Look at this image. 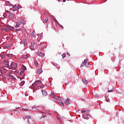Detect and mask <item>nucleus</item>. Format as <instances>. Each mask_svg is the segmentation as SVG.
Returning a JSON list of instances; mask_svg holds the SVG:
<instances>
[{"instance_id":"nucleus-1","label":"nucleus","mask_w":124,"mask_h":124,"mask_svg":"<svg viewBox=\"0 0 124 124\" xmlns=\"http://www.w3.org/2000/svg\"><path fill=\"white\" fill-rule=\"evenodd\" d=\"M3 31H14V30H15V28H14V27H12L9 25H6L3 27Z\"/></svg>"},{"instance_id":"nucleus-2","label":"nucleus","mask_w":124,"mask_h":124,"mask_svg":"<svg viewBox=\"0 0 124 124\" xmlns=\"http://www.w3.org/2000/svg\"><path fill=\"white\" fill-rule=\"evenodd\" d=\"M88 62H89V59L88 58H86L85 60H84V62H82L80 65V67H83V66H85L86 64H87Z\"/></svg>"},{"instance_id":"nucleus-3","label":"nucleus","mask_w":124,"mask_h":124,"mask_svg":"<svg viewBox=\"0 0 124 124\" xmlns=\"http://www.w3.org/2000/svg\"><path fill=\"white\" fill-rule=\"evenodd\" d=\"M17 67V63H11V68L13 69H16Z\"/></svg>"},{"instance_id":"nucleus-4","label":"nucleus","mask_w":124,"mask_h":124,"mask_svg":"<svg viewBox=\"0 0 124 124\" xmlns=\"http://www.w3.org/2000/svg\"><path fill=\"white\" fill-rule=\"evenodd\" d=\"M38 56H39V57H41V58H43V57H44V56H45V54L44 53H42V52H40V51H38L37 53Z\"/></svg>"},{"instance_id":"nucleus-5","label":"nucleus","mask_w":124,"mask_h":124,"mask_svg":"<svg viewBox=\"0 0 124 124\" xmlns=\"http://www.w3.org/2000/svg\"><path fill=\"white\" fill-rule=\"evenodd\" d=\"M14 18V15L11 13L9 14V18L13 19Z\"/></svg>"},{"instance_id":"nucleus-6","label":"nucleus","mask_w":124,"mask_h":124,"mask_svg":"<svg viewBox=\"0 0 124 124\" xmlns=\"http://www.w3.org/2000/svg\"><path fill=\"white\" fill-rule=\"evenodd\" d=\"M64 103L66 105H69L70 104V102L69 101V99L67 98L66 100L64 101Z\"/></svg>"},{"instance_id":"nucleus-7","label":"nucleus","mask_w":124,"mask_h":124,"mask_svg":"<svg viewBox=\"0 0 124 124\" xmlns=\"http://www.w3.org/2000/svg\"><path fill=\"white\" fill-rule=\"evenodd\" d=\"M21 43H23L24 46H27V40H26V39H23Z\"/></svg>"},{"instance_id":"nucleus-8","label":"nucleus","mask_w":124,"mask_h":124,"mask_svg":"<svg viewBox=\"0 0 124 124\" xmlns=\"http://www.w3.org/2000/svg\"><path fill=\"white\" fill-rule=\"evenodd\" d=\"M42 93L43 95H44L45 96L47 95V94H48V93H47V92H46L44 90H42Z\"/></svg>"},{"instance_id":"nucleus-9","label":"nucleus","mask_w":124,"mask_h":124,"mask_svg":"<svg viewBox=\"0 0 124 124\" xmlns=\"http://www.w3.org/2000/svg\"><path fill=\"white\" fill-rule=\"evenodd\" d=\"M26 69H27V68H26V67H25L24 68H23L22 71H20V75H22V74H23V73H24V72H25Z\"/></svg>"},{"instance_id":"nucleus-10","label":"nucleus","mask_w":124,"mask_h":124,"mask_svg":"<svg viewBox=\"0 0 124 124\" xmlns=\"http://www.w3.org/2000/svg\"><path fill=\"white\" fill-rule=\"evenodd\" d=\"M30 48L31 49V50H33L34 49V44L33 43H32L31 44Z\"/></svg>"},{"instance_id":"nucleus-11","label":"nucleus","mask_w":124,"mask_h":124,"mask_svg":"<svg viewBox=\"0 0 124 124\" xmlns=\"http://www.w3.org/2000/svg\"><path fill=\"white\" fill-rule=\"evenodd\" d=\"M37 84H41V81L37 80L33 83V85H37Z\"/></svg>"},{"instance_id":"nucleus-12","label":"nucleus","mask_w":124,"mask_h":124,"mask_svg":"<svg viewBox=\"0 0 124 124\" xmlns=\"http://www.w3.org/2000/svg\"><path fill=\"white\" fill-rule=\"evenodd\" d=\"M20 25H21V23L20 22H17L16 25V28H19Z\"/></svg>"},{"instance_id":"nucleus-13","label":"nucleus","mask_w":124,"mask_h":124,"mask_svg":"<svg viewBox=\"0 0 124 124\" xmlns=\"http://www.w3.org/2000/svg\"><path fill=\"white\" fill-rule=\"evenodd\" d=\"M28 58H29V56H28V55H23L22 56V59H24L25 60L28 59Z\"/></svg>"},{"instance_id":"nucleus-14","label":"nucleus","mask_w":124,"mask_h":124,"mask_svg":"<svg viewBox=\"0 0 124 124\" xmlns=\"http://www.w3.org/2000/svg\"><path fill=\"white\" fill-rule=\"evenodd\" d=\"M5 65H6L9 68V69H11V66L9 64V63H6Z\"/></svg>"},{"instance_id":"nucleus-15","label":"nucleus","mask_w":124,"mask_h":124,"mask_svg":"<svg viewBox=\"0 0 124 124\" xmlns=\"http://www.w3.org/2000/svg\"><path fill=\"white\" fill-rule=\"evenodd\" d=\"M82 82L85 85H87V84H88V81L86 79H83Z\"/></svg>"},{"instance_id":"nucleus-16","label":"nucleus","mask_w":124,"mask_h":124,"mask_svg":"<svg viewBox=\"0 0 124 124\" xmlns=\"http://www.w3.org/2000/svg\"><path fill=\"white\" fill-rule=\"evenodd\" d=\"M37 71L39 74H41L42 73V70L41 69H39Z\"/></svg>"},{"instance_id":"nucleus-17","label":"nucleus","mask_w":124,"mask_h":124,"mask_svg":"<svg viewBox=\"0 0 124 124\" xmlns=\"http://www.w3.org/2000/svg\"><path fill=\"white\" fill-rule=\"evenodd\" d=\"M20 23H21V24H22V25H25V22H24L23 19H20Z\"/></svg>"},{"instance_id":"nucleus-18","label":"nucleus","mask_w":124,"mask_h":124,"mask_svg":"<svg viewBox=\"0 0 124 124\" xmlns=\"http://www.w3.org/2000/svg\"><path fill=\"white\" fill-rule=\"evenodd\" d=\"M34 33H35V31H33L32 33L31 34V37H34Z\"/></svg>"},{"instance_id":"nucleus-19","label":"nucleus","mask_w":124,"mask_h":124,"mask_svg":"<svg viewBox=\"0 0 124 124\" xmlns=\"http://www.w3.org/2000/svg\"><path fill=\"white\" fill-rule=\"evenodd\" d=\"M50 95L51 96H52L53 98H56L55 97V93H51Z\"/></svg>"},{"instance_id":"nucleus-20","label":"nucleus","mask_w":124,"mask_h":124,"mask_svg":"<svg viewBox=\"0 0 124 124\" xmlns=\"http://www.w3.org/2000/svg\"><path fill=\"white\" fill-rule=\"evenodd\" d=\"M7 57H8V58H11V57H12L13 56V54H9L7 55Z\"/></svg>"},{"instance_id":"nucleus-21","label":"nucleus","mask_w":124,"mask_h":124,"mask_svg":"<svg viewBox=\"0 0 124 124\" xmlns=\"http://www.w3.org/2000/svg\"><path fill=\"white\" fill-rule=\"evenodd\" d=\"M62 59H64V58H65V57H66V54L65 53H63L62 55Z\"/></svg>"},{"instance_id":"nucleus-22","label":"nucleus","mask_w":124,"mask_h":124,"mask_svg":"<svg viewBox=\"0 0 124 124\" xmlns=\"http://www.w3.org/2000/svg\"><path fill=\"white\" fill-rule=\"evenodd\" d=\"M8 76H10L11 79H15V77L13 76H11L10 75H8Z\"/></svg>"},{"instance_id":"nucleus-23","label":"nucleus","mask_w":124,"mask_h":124,"mask_svg":"<svg viewBox=\"0 0 124 124\" xmlns=\"http://www.w3.org/2000/svg\"><path fill=\"white\" fill-rule=\"evenodd\" d=\"M34 64H35V66H38V62H37V61H36V60L34 61Z\"/></svg>"},{"instance_id":"nucleus-24","label":"nucleus","mask_w":124,"mask_h":124,"mask_svg":"<svg viewBox=\"0 0 124 124\" xmlns=\"http://www.w3.org/2000/svg\"><path fill=\"white\" fill-rule=\"evenodd\" d=\"M17 9H19V8H22V6L20 5H18L16 7Z\"/></svg>"},{"instance_id":"nucleus-25","label":"nucleus","mask_w":124,"mask_h":124,"mask_svg":"<svg viewBox=\"0 0 124 124\" xmlns=\"http://www.w3.org/2000/svg\"><path fill=\"white\" fill-rule=\"evenodd\" d=\"M24 84H25V81H21V83H20L21 86H23V85H24Z\"/></svg>"},{"instance_id":"nucleus-26","label":"nucleus","mask_w":124,"mask_h":124,"mask_svg":"<svg viewBox=\"0 0 124 124\" xmlns=\"http://www.w3.org/2000/svg\"><path fill=\"white\" fill-rule=\"evenodd\" d=\"M94 97H96L97 98L99 97V95L97 94H95L94 95Z\"/></svg>"},{"instance_id":"nucleus-27","label":"nucleus","mask_w":124,"mask_h":124,"mask_svg":"<svg viewBox=\"0 0 124 124\" xmlns=\"http://www.w3.org/2000/svg\"><path fill=\"white\" fill-rule=\"evenodd\" d=\"M113 91H114V88L112 89L111 90H108V93H112V92H113Z\"/></svg>"},{"instance_id":"nucleus-28","label":"nucleus","mask_w":124,"mask_h":124,"mask_svg":"<svg viewBox=\"0 0 124 124\" xmlns=\"http://www.w3.org/2000/svg\"><path fill=\"white\" fill-rule=\"evenodd\" d=\"M17 8H13V11L14 12V11H17Z\"/></svg>"},{"instance_id":"nucleus-29","label":"nucleus","mask_w":124,"mask_h":124,"mask_svg":"<svg viewBox=\"0 0 124 124\" xmlns=\"http://www.w3.org/2000/svg\"><path fill=\"white\" fill-rule=\"evenodd\" d=\"M45 23H47L48 18L46 17V18H45Z\"/></svg>"},{"instance_id":"nucleus-30","label":"nucleus","mask_w":124,"mask_h":124,"mask_svg":"<svg viewBox=\"0 0 124 124\" xmlns=\"http://www.w3.org/2000/svg\"><path fill=\"white\" fill-rule=\"evenodd\" d=\"M30 89H34V87H33V84H32L31 86L30 87Z\"/></svg>"},{"instance_id":"nucleus-31","label":"nucleus","mask_w":124,"mask_h":124,"mask_svg":"<svg viewBox=\"0 0 124 124\" xmlns=\"http://www.w3.org/2000/svg\"><path fill=\"white\" fill-rule=\"evenodd\" d=\"M59 103L62 106H63V103H62V102H59Z\"/></svg>"},{"instance_id":"nucleus-32","label":"nucleus","mask_w":124,"mask_h":124,"mask_svg":"<svg viewBox=\"0 0 124 124\" xmlns=\"http://www.w3.org/2000/svg\"><path fill=\"white\" fill-rule=\"evenodd\" d=\"M22 110L23 111H25V112H26V111H29V109L26 108H23Z\"/></svg>"},{"instance_id":"nucleus-33","label":"nucleus","mask_w":124,"mask_h":124,"mask_svg":"<svg viewBox=\"0 0 124 124\" xmlns=\"http://www.w3.org/2000/svg\"><path fill=\"white\" fill-rule=\"evenodd\" d=\"M83 117L84 119H87L88 118V116H87L86 115H83Z\"/></svg>"},{"instance_id":"nucleus-34","label":"nucleus","mask_w":124,"mask_h":124,"mask_svg":"<svg viewBox=\"0 0 124 124\" xmlns=\"http://www.w3.org/2000/svg\"><path fill=\"white\" fill-rule=\"evenodd\" d=\"M13 8H17V5H14L13 6Z\"/></svg>"},{"instance_id":"nucleus-35","label":"nucleus","mask_w":124,"mask_h":124,"mask_svg":"<svg viewBox=\"0 0 124 124\" xmlns=\"http://www.w3.org/2000/svg\"><path fill=\"white\" fill-rule=\"evenodd\" d=\"M21 31V29H16V31Z\"/></svg>"},{"instance_id":"nucleus-36","label":"nucleus","mask_w":124,"mask_h":124,"mask_svg":"<svg viewBox=\"0 0 124 124\" xmlns=\"http://www.w3.org/2000/svg\"><path fill=\"white\" fill-rule=\"evenodd\" d=\"M25 118H26V119H31V116H26Z\"/></svg>"},{"instance_id":"nucleus-37","label":"nucleus","mask_w":124,"mask_h":124,"mask_svg":"<svg viewBox=\"0 0 124 124\" xmlns=\"http://www.w3.org/2000/svg\"><path fill=\"white\" fill-rule=\"evenodd\" d=\"M0 71L1 73H5V72L3 71V70H1Z\"/></svg>"},{"instance_id":"nucleus-38","label":"nucleus","mask_w":124,"mask_h":124,"mask_svg":"<svg viewBox=\"0 0 124 124\" xmlns=\"http://www.w3.org/2000/svg\"><path fill=\"white\" fill-rule=\"evenodd\" d=\"M66 54L67 55V56H68L69 57V56H70V54L69 52H67Z\"/></svg>"},{"instance_id":"nucleus-39","label":"nucleus","mask_w":124,"mask_h":124,"mask_svg":"<svg viewBox=\"0 0 124 124\" xmlns=\"http://www.w3.org/2000/svg\"><path fill=\"white\" fill-rule=\"evenodd\" d=\"M44 87V86H43V85L40 86L41 89H43Z\"/></svg>"},{"instance_id":"nucleus-40","label":"nucleus","mask_w":124,"mask_h":124,"mask_svg":"<svg viewBox=\"0 0 124 124\" xmlns=\"http://www.w3.org/2000/svg\"><path fill=\"white\" fill-rule=\"evenodd\" d=\"M81 113H86V110L82 111Z\"/></svg>"},{"instance_id":"nucleus-41","label":"nucleus","mask_w":124,"mask_h":124,"mask_svg":"<svg viewBox=\"0 0 124 124\" xmlns=\"http://www.w3.org/2000/svg\"><path fill=\"white\" fill-rule=\"evenodd\" d=\"M60 27H61L62 28V29H63V26H62V25H60Z\"/></svg>"},{"instance_id":"nucleus-42","label":"nucleus","mask_w":124,"mask_h":124,"mask_svg":"<svg viewBox=\"0 0 124 124\" xmlns=\"http://www.w3.org/2000/svg\"><path fill=\"white\" fill-rule=\"evenodd\" d=\"M66 1V0H63V2H65Z\"/></svg>"},{"instance_id":"nucleus-43","label":"nucleus","mask_w":124,"mask_h":124,"mask_svg":"<svg viewBox=\"0 0 124 124\" xmlns=\"http://www.w3.org/2000/svg\"><path fill=\"white\" fill-rule=\"evenodd\" d=\"M4 62H6V63L7 62V61H6V60H4Z\"/></svg>"},{"instance_id":"nucleus-44","label":"nucleus","mask_w":124,"mask_h":124,"mask_svg":"<svg viewBox=\"0 0 124 124\" xmlns=\"http://www.w3.org/2000/svg\"><path fill=\"white\" fill-rule=\"evenodd\" d=\"M45 117H46V116H42V118H45Z\"/></svg>"},{"instance_id":"nucleus-45","label":"nucleus","mask_w":124,"mask_h":124,"mask_svg":"<svg viewBox=\"0 0 124 124\" xmlns=\"http://www.w3.org/2000/svg\"><path fill=\"white\" fill-rule=\"evenodd\" d=\"M3 70H6V69L3 68Z\"/></svg>"},{"instance_id":"nucleus-46","label":"nucleus","mask_w":124,"mask_h":124,"mask_svg":"<svg viewBox=\"0 0 124 124\" xmlns=\"http://www.w3.org/2000/svg\"><path fill=\"white\" fill-rule=\"evenodd\" d=\"M106 101L107 102H108V99H107Z\"/></svg>"},{"instance_id":"nucleus-47","label":"nucleus","mask_w":124,"mask_h":124,"mask_svg":"<svg viewBox=\"0 0 124 124\" xmlns=\"http://www.w3.org/2000/svg\"><path fill=\"white\" fill-rule=\"evenodd\" d=\"M57 119H58L59 120H60V118H59V117H57Z\"/></svg>"},{"instance_id":"nucleus-48","label":"nucleus","mask_w":124,"mask_h":124,"mask_svg":"<svg viewBox=\"0 0 124 124\" xmlns=\"http://www.w3.org/2000/svg\"><path fill=\"white\" fill-rule=\"evenodd\" d=\"M54 16H52V18H53Z\"/></svg>"},{"instance_id":"nucleus-49","label":"nucleus","mask_w":124,"mask_h":124,"mask_svg":"<svg viewBox=\"0 0 124 124\" xmlns=\"http://www.w3.org/2000/svg\"><path fill=\"white\" fill-rule=\"evenodd\" d=\"M28 96V94H26V96Z\"/></svg>"},{"instance_id":"nucleus-50","label":"nucleus","mask_w":124,"mask_h":124,"mask_svg":"<svg viewBox=\"0 0 124 124\" xmlns=\"http://www.w3.org/2000/svg\"><path fill=\"white\" fill-rule=\"evenodd\" d=\"M108 100L110 101V99H108Z\"/></svg>"}]
</instances>
